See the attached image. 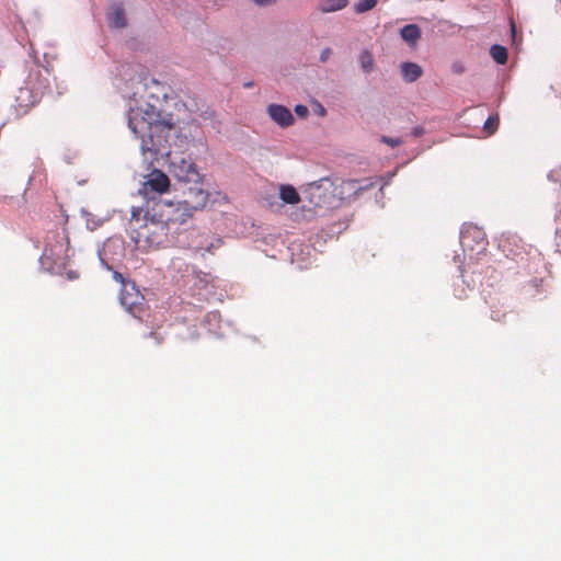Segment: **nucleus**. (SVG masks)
Segmentation results:
<instances>
[{
  "label": "nucleus",
  "instance_id": "obj_24",
  "mask_svg": "<svg viewBox=\"0 0 561 561\" xmlns=\"http://www.w3.org/2000/svg\"><path fill=\"white\" fill-rule=\"evenodd\" d=\"M556 247L561 252V227H557L554 236Z\"/></svg>",
  "mask_w": 561,
  "mask_h": 561
},
{
  "label": "nucleus",
  "instance_id": "obj_18",
  "mask_svg": "<svg viewBox=\"0 0 561 561\" xmlns=\"http://www.w3.org/2000/svg\"><path fill=\"white\" fill-rule=\"evenodd\" d=\"M378 0H359L355 4V12L356 13H364L371 9H374L377 4Z\"/></svg>",
  "mask_w": 561,
  "mask_h": 561
},
{
  "label": "nucleus",
  "instance_id": "obj_6",
  "mask_svg": "<svg viewBox=\"0 0 561 561\" xmlns=\"http://www.w3.org/2000/svg\"><path fill=\"white\" fill-rule=\"evenodd\" d=\"M183 198L180 201L193 214L202 210L208 202V192L202 187V181L198 184H192L182 191Z\"/></svg>",
  "mask_w": 561,
  "mask_h": 561
},
{
  "label": "nucleus",
  "instance_id": "obj_20",
  "mask_svg": "<svg viewBox=\"0 0 561 561\" xmlns=\"http://www.w3.org/2000/svg\"><path fill=\"white\" fill-rule=\"evenodd\" d=\"M499 126V116H489V118L485 121L483 125V129L486 134L492 135L495 133Z\"/></svg>",
  "mask_w": 561,
  "mask_h": 561
},
{
  "label": "nucleus",
  "instance_id": "obj_2",
  "mask_svg": "<svg viewBox=\"0 0 561 561\" xmlns=\"http://www.w3.org/2000/svg\"><path fill=\"white\" fill-rule=\"evenodd\" d=\"M169 229L170 227L160 216L156 219L154 215L149 217V213L146 211L145 222L139 225V229H133L130 237L137 244L146 242L149 245H160L165 241Z\"/></svg>",
  "mask_w": 561,
  "mask_h": 561
},
{
  "label": "nucleus",
  "instance_id": "obj_27",
  "mask_svg": "<svg viewBox=\"0 0 561 561\" xmlns=\"http://www.w3.org/2000/svg\"><path fill=\"white\" fill-rule=\"evenodd\" d=\"M113 278H114L116 282L121 283L123 286H124V285H126V284H125V278H124V276H123L121 273H118V272H114V274H113Z\"/></svg>",
  "mask_w": 561,
  "mask_h": 561
},
{
  "label": "nucleus",
  "instance_id": "obj_25",
  "mask_svg": "<svg viewBox=\"0 0 561 561\" xmlns=\"http://www.w3.org/2000/svg\"><path fill=\"white\" fill-rule=\"evenodd\" d=\"M253 1L259 7H268V5H273L277 2V0H253Z\"/></svg>",
  "mask_w": 561,
  "mask_h": 561
},
{
  "label": "nucleus",
  "instance_id": "obj_23",
  "mask_svg": "<svg viewBox=\"0 0 561 561\" xmlns=\"http://www.w3.org/2000/svg\"><path fill=\"white\" fill-rule=\"evenodd\" d=\"M295 112L300 117H306L308 115V108L305 105L298 104L295 106Z\"/></svg>",
  "mask_w": 561,
  "mask_h": 561
},
{
  "label": "nucleus",
  "instance_id": "obj_31",
  "mask_svg": "<svg viewBox=\"0 0 561 561\" xmlns=\"http://www.w3.org/2000/svg\"><path fill=\"white\" fill-rule=\"evenodd\" d=\"M455 71H456V72H460V71H461V69H459V67H456V70H455Z\"/></svg>",
  "mask_w": 561,
  "mask_h": 561
},
{
  "label": "nucleus",
  "instance_id": "obj_17",
  "mask_svg": "<svg viewBox=\"0 0 561 561\" xmlns=\"http://www.w3.org/2000/svg\"><path fill=\"white\" fill-rule=\"evenodd\" d=\"M144 210L141 207H133L131 208V216H130V220H129V226H130V229H139V226L137 227L138 224H140L141 221L145 222V215H142Z\"/></svg>",
  "mask_w": 561,
  "mask_h": 561
},
{
  "label": "nucleus",
  "instance_id": "obj_14",
  "mask_svg": "<svg viewBox=\"0 0 561 561\" xmlns=\"http://www.w3.org/2000/svg\"><path fill=\"white\" fill-rule=\"evenodd\" d=\"M490 55L500 65H504L507 61V50L502 45H493L490 48Z\"/></svg>",
  "mask_w": 561,
  "mask_h": 561
},
{
  "label": "nucleus",
  "instance_id": "obj_28",
  "mask_svg": "<svg viewBox=\"0 0 561 561\" xmlns=\"http://www.w3.org/2000/svg\"><path fill=\"white\" fill-rule=\"evenodd\" d=\"M309 191H310V194L312 196L316 195V193H319L320 192V185L316 184V183H312L309 185Z\"/></svg>",
  "mask_w": 561,
  "mask_h": 561
},
{
  "label": "nucleus",
  "instance_id": "obj_32",
  "mask_svg": "<svg viewBox=\"0 0 561 561\" xmlns=\"http://www.w3.org/2000/svg\"><path fill=\"white\" fill-rule=\"evenodd\" d=\"M455 71H456V72H460V71H461V69H459V67H456V70H455Z\"/></svg>",
  "mask_w": 561,
  "mask_h": 561
},
{
  "label": "nucleus",
  "instance_id": "obj_26",
  "mask_svg": "<svg viewBox=\"0 0 561 561\" xmlns=\"http://www.w3.org/2000/svg\"><path fill=\"white\" fill-rule=\"evenodd\" d=\"M332 50L330 48H324L320 54V61L325 62L329 59Z\"/></svg>",
  "mask_w": 561,
  "mask_h": 561
},
{
  "label": "nucleus",
  "instance_id": "obj_5",
  "mask_svg": "<svg viewBox=\"0 0 561 561\" xmlns=\"http://www.w3.org/2000/svg\"><path fill=\"white\" fill-rule=\"evenodd\" d=\"M161 206L163 209L160 210L159 216L168 224L169 227L174 225H183L194 215L180 201L176 203H163Z\"/></svg>",
  "mask_w": 561,
  "mask_h": 561
},
{
  "label": "nucleus",
  "instance_id": "obj_3",
  "mask_svg": "<svg viewBox=\"0 0 561 561\" xmlns=\"http://www.w3.org/2000/svg\"><path fill=\"white\" fill-rule=\"evenodd\" d=\"M170 161L171 174L184 184H198L202 176L190 156L178 152H167Z\"/></svg>",
  "mask_w": 561,
  "mask_h": 561
},
{
  "label": "nucleus",
  "instance_id": "obj_11",
  "mask_svg": "<svg viewBox=\"0 0 561 561\" xmlns=\"http://www.w3.org/2000/svg\"><path fill=\"white\" fill-rule=\"evenodd\" d=\"M401 72L407 82H414L423 75L421 66L414 62H403Z\"/></svg>",
  "mask_w": 561,
  "mask_h": 561
},
{
  "label": "nucleus",
  "instance_id": "obj_19",
  "mask_svg": "<svg viewBox=\"0 0 561 561\" xmlns=\"http://www.w3.org/2000/svg\"><path fill=\"white\" fill-rule=\"evenodd\" d=\"M359 62L364 71L369 72L373 69L374 59L371 54H369L367 50L363 51L359 56Z\"/></svg>",
  "mask_w": 561,
  "mask_h": 561
},
{
  "label": "nucleus",
  "instance_id": "obj_10",
  "mask_svg": "<svg viewBox=\"0 0 561 561\" xmlns=\"http://www.w3.org/2000/svg\"><path fill=\"white\" fill-rule=\"evenodd\" d=\"M401 38L411 47H414L421 38L422 32L419 25L408 24L400 30Z\"/></svg>",
  "mask_w": 561,
  "mask_h": 561
},
{
  "label": "nucleus",
  "instance_id": "obj_9",
  "mask_svg": "<svg viewBox=\"0 0 561 561\" xmlns=\"http://www.w3.org/2000/svg\"><path fill=\"white\" fill-rule=\"evenodd\" d=\"M108 25L114 28H123L126 26L125 10L122 4H114L107 14Z\"/></svg>",
  "mask_w": 561,
  "mask_h": 561
},
{
  "label": "nucleus",
  "instance_id": "obj_4",
  "mask_svg": "<svg viewBox=\"0 0 561 561\" xmlns=\"http://www.w3.org/2000/svg\"><path fill=\"white\" fill-rule=\"evenodd\" d=\"M119 301L130 314L135 318H141L145 311V298L134 284L124 285Z\"/></svg>",
  "mask_w": 561,
  "mask_h": 561
},
{
  "label": "nucleus",
  "instance_id": "obj_12",
  "mask_svg": "<svg viewBox=\"0 0 561 561\" xmlns=\"http://www.w3.org/2000/svg\"><path fill=\"white\" fill-rule=\"evenodd\" d=\"M279 198L285 204H290V205H295L300 202V196H299L297 190L293 185H289V184H282L279 186Z\"/></svg>",
  "mask_w": 561,
  "mask_h": 561
},
{
  "label": "nucleus",
  "instance_id": "obj_8",
  "mask_svg": "<svg viewBox=\"0 0 561 561\" xmlns=\"http://www.w3.org/2000/svg\"><path fill=\"white\" fill-rule=\"evenodd\" d=\"M267 114L272 121L283 128L289 127L295 121L291 112L280 104H270L267 106Z\"/></svg>",
  "mask_w": 561,
  "mask_h": 561
},
{
  "label": "nucleus",
  "instance_id": "obj_29",
  "mask_svg": "<svg viewBox=\"0 0 561 561\" xmlns=\"http://www.w3.org/2000/svg\"><path fill=\"white\" fill-rule=\"evenodd\" d=\"M412 134L415 137H419V136H421L423 134V129L421 127H415V128H413Z\"/></svg>",
  "mask_w": 561,
  "mask_h": 561
},
{
  "label": "nucleus",
  "instance_id": "obj_15",
  "mask_svg": "<svg viewBox=\"0 0 561 561\" xmlns=\"http://www.w3.org/2000/svg\"><path fill=\"white\" fill-rule=\"evenodd\" d=\"M373 183H368L365 185H360L358 180H346L342 182V190H346L347 192H353L354 194H357L362 190H368L373 187Z\"/></svg>",
  "mask_w": 561,
  "mask_h": 561
},
{
  "label": "nucleus",
  "instance_id": "obj_21",
  "mask_svg": "<svg viewBox=\"0 0 561 561\" xmlns=\"http://www.w3.org/2000/svg\"><path fill=\"white\" fill-rule=\"evenodd\" d=\"M471 232H472L474 236L477 234L478 237H481V234H482V232H481L479 229H477V228H469V229H467V230L461 231L460 241H461V244H462L463 247L469 245V243H468V239H469V237H470Z\"/></svg>",
  "mask_w": 561,
  "mask_h": 561
},
{
  "label": "nucleus",
  "instance_id": "obj_22",
  "mask_svg": "<svg viewBox=\"0 0 561 561\" xmlns=\"http://www.w3.org/2000/svg\"><path fill=\"white\" fill-rule=\"evenodd\" d=\"M381 141L389 145L392 148L398 147L402 144V140L400 138H391L387 136H382Z\"/></svg>",
  "mask_w": 561,
  "mask_h": 561
},
{
  "label": "nucleus",
  "instance_id": "obj_30",
  "mask_svg": "<svg viewBox=\"0 0 561 561\" xmlns=\"http://www.w3.org/2000/svg\"><path fill=\"white\" fill-rule=\"evenodd\" d=\"M512 32H513V35L515 34V25L514 23H512Z\"/></svg>",
  "mask_w": 561,
  "mask_h": 561
},
{
  "label": "nucleus",
  "instance_id": "obj_13",
  "mask_svg": "<svg viewBox=\"0 0 561 561\" xmlns=\"http://www.w3.org/2000/svg\"><path fill=\"white\" fill-rule=\"evenodd\" d=\"M348 0H320L318 3V10L322 13H330L340 11L346 8Z\"/></svg>",
  "mask_w": 561,
  "mask_h": 561
},
{
  "label": "nucleus",
  "instance_id": "obj_16",
  "mask_svg": "<svg viewBox=\"0 0 561 561\" xmlns=\"http://www.w3.org/2000/svg\"><path fill=\"white\" fill-rule=\"evenodd\" d=\"M222 244V240L220 238H215L211 242H209L206 245H203L202 243L196 245L194 248L196 253H199L202 256L205 255V253H213L214 249H219Z\"/></svg>",
  "mask_w": 561,
  "mask_h": 561
},
{
  "label": "nucleus",
  "instance_id": "obj_7",
  "mask_svg": "<svg viewBox=\"0 0 561 561\" xmlns=\"http://www.w3.org/2000/svg\"><path fill=\"white\" fill-rule=\"evenodd\" d=\"M170 188V179L161 170L153 169L142 183L140 193L148 195L149 193L164 194Z\"/></svg>",
  "mask_w": 561,
  "mask_h": 561
},
{
  "label": "nucleus",
  "instance_id": "obj_1",
  "mask_svg": "<svg viewBox=\"0 0 561 561\" xmlns=\"http://www.w3.org/2000/svg\"><path fill=\"white\" fill-rule=\"evenodd\" d=\"M128 127L138 137L144 159L149 163L165 153L169 131L175 127L172 114L163 113L154 105L145 102L130 107Z\"/></svg>",
  "mask_w": 561,
  "mask_h": 561
}]
</instances>
